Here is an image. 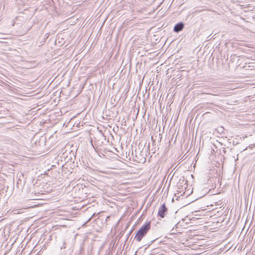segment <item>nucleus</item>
Segmentation results:
<instances>
[{
	"label": "nucleus",
	"mask_w": 255,
	"mask_h": 255,
	"mask_svg": "<svg viewBox=\"0 0 255 255\" xmlns=\"http://www.w3.org/2000/svg\"><path fill=\"white\" fill-rule=\"evenodd\" d=\"M150 229V222H147L144 224L137 231L134 239L137 242H140L142 238L147 233Z\"/></svg>",
	"instance_id": "1"
},
{
	"label": "nucleus",
	"mask_w": 255,
	"mask_h": 255,
	"mask_svg": "<svg viewBox=\"0 0 255 255\" xmlns=\"http://www.w3.org/2000/svg\"><path fill=\"white\" fill-rule=\"evenodd\" d=\"M167 211V208H166L165 204L162 205V206L159 208L158 211V215L159 216L162 218H164L165 216V213Z\"/></svg>",
	"instance_id": "2"
},
{
	"label": "nucleus",
	"mask_w": 255,
	"mask_h": 255,
	"mask_svg": "<svg viewBox=\"0 0 255 255\" xmlns=\"http://www.w3.org/2000/svg\"><path fill=\"white\" fill-rule=\"evenodd\" d=\"M184 27V24L182 23H178L176 24L174 27V30L178 32L183 29Z\"/></svg>",
	"instance_id": "3"
}]
</instances>
